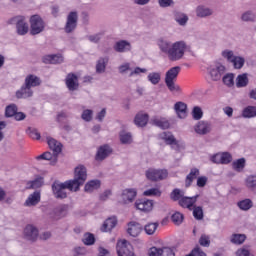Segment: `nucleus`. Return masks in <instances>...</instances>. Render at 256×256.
<instances>
[{"instance_id":"9","label":"nucleus","mask_w":256,"mask_h":256,"mask_svg":"<svg viewBox=\"0 0 256 256\" xmlns=\"http://www.w3.org/2000/svg\"><path fill=\"white\" fill-rule=\"evenodd\" d=\"M154 202L150 199H138L135 202V208L143 213H150L153 210Z\"/></svg>"},{"instance_id":"26","label":"nucleus","mask_w":256,"mask_h":256,"mask_svg":"<svg viewBox=\"0 0 256 256\" xmlns=\"http://www.w3.org/2000/svg\"><path fill=\"white\" fill-rule=\"evenodd\" d=\"M174 110L180 119H185L187 117V104L184 102H176Z\"/></svg>"},{"instance_id":"50","label":"nucleus","mask_w":256,"mask_h":256,"mask_svg":"<svg viewBox=\"0 0 256 256\" xmlns=\"http://www.w3.org/2000/svg\"><path fill=\"white\" fill-rule=\"evenodd\" d=\"M212 11L208 8H205L203 6H199L197 8V15L198 17H208V15H211Z\"/></svg>"},{"instance_id":"57","label":"nucleus","mask_w":256,"mask_h":256,"mask_svg":"<svg viewBox=\"0 0 256 256\" xmlns=\"http://www.w3.org/2000/svg\"><path fill=\"white\" fill-rule=\"evenodd\" d=\"M246 185L248 188L253 189L256 187V175H251L246 179Z\"/></svg>"},{"instance_id":"15","label":"nucleus","mask_w":256,"mask_h":256,"mask_svg":"<svg viewBox=\"0 0 256 256\" xmlns=\"http://www.w3.org/2000/svg\"><path fill=\"white\" fill-rule=\"evenodd\" d=\"M77 20H78L77 12H70L68 14L66 25H65V31L67 33H72V31H74V29H76Z\"/></svg>"},{"instance_id":"5","label":"nucleus","mask_w":256,"mask_h":256,"mask_svg":"<svg viewBox=\"0 0 256 256\" xmlns=\"http://www.w3.org/2000/svg\"><path fill=\"white\" fill-rule=\"evenodd\" d=\"M222 57L228 61V63H232L234 69H242L245 60L243 57L235 56L234 52L231 50H224L222 52Z\"/></svg>"},{"instance_id":"19","label":"nucleus","mask_w":256,"mask_h":256,"mask_svg":"<svg viewBox=\"0 0 256 256\" xmlns=\"http://www.w3.org/2000/svg\"><path fill=\"white\" fill-rule=\"evenodd\" d=\"M159 139L161 141H164L166 145L168 146H178V141L176 140V138L174 137V135L169 132V131H165L159 134Z\"/></svg>"},{"instance_id":"56","label":"nucleus","mask_w":256,"mask_h":256,"mask_svg":"<svg viewBox=\"0 0 256 256\" xmlns=\"http://www.w3.org/2000/svg\"><path fill=\"white\" fill-rule=\"evenodd\" d=\"M236 256H254V254L248 248L242 247L236 251Z\"/></svg>"},{"instance_id":"59","label":"nucleus","mask_w":256,"mask_h":256,"mask_svg":"<svg viewBox=\"0 0 256 256\" xmlns=\"http://www.w3.org/2000/svg\"><path fill=\"white\" fill-rule=\"evenodd\" d=\"M41 187V180L36 179L27 183V189H37Z\"/></svg>"},{"instance_id":"3","label":"nucleus","mask_w":256,"mask_h":256,"mask_svg":"<svg viewBox=\"0 0 256 256\" xmlns=\"http://www.w3.org/2000/svg\"><path fill=\"white\" fill-rule=\"evenodd\" d=\"M180 71H181V67L175 66L166 72L165 84L170 92H180L181 91V88L175 84Z\"/></svg>"},{"instance_id":"43","label":"nucleus","mask_w":256,"mask_h":256,"mask_svg":"<svg viewBox=\"0 0 256 256\" xmlns=\"http://www.w3.org/2000/svg\"><path fill=\"white\" fill-rule=\"evenodd\" d=\"M253 202L251 199H244L238 202V207L243 211H248L252 208Z\"/></svg>"},{"instance_id":"10","label":"nucleus","mask_w":256,"mask_h":256,"mask_svg":"<svg viewBox=\"0 0 256 256\" xmlns=\"http://www.w3.org/2000/svg\"><path fill=\"white\" fill-rule=\"evenodd\" d=\"M148 255L149 256H175V252L170 247L158 248L153 246L150 248Z\"/></svg>"},{"instance_id":"30","label":"nucleus","mask_w":256,"mask_h":256,"mask_svg":"<svg viewBox=\"0 0 256 256\" xmlns=\"http://www.w3.org/2000/svg\"><path fill=\"white\" fill-rule=\"evenodd\" d=\"M151 123L162 130H167L170 127V123L166 118L154 117L151 120Z\"/></svg>"},{"instance_id":"54","label":"nucleus","mask_w":256,"mask_h":256,"mask_svg":"<svg viewBox=\"0 0 256 256\" xmlns=\"http://www.w3.org/2000/svg\"><path fill=\"white\" fill-rule=\"evenodd\" d=\"M120 141L122 144H130L132 142V136L130 133H120Z\"/></svg>"},{"instance_id":"40","label":"nucleus","mask_w":256,"mask_h":256,"mask_svg":"<svg viewBox=\"0 0 256 256\" xmlns=\"http://www.w3.org/2000/svg\"><path fill=\"white\" fill-rule=\"evenodd\" d=\"M246 240L245 234H233L231 238V243L235 245H242Z\"/></svg>"},{"instance_id":"7","label":"nucleus","mask_w":256,"mask_h":256,"mask_svg":"<svg viewBox=\"0 0 256 256\" xmlns=\"http://www.w3.org/2000/svg\"><path fill=\"white\" fill-rule=\"evenodd\" d=\"M6 118H14L15 121L21 122L27 118L23 112H19V108L15 104H10L5 109Z\"/></svg>"},{"instance_id":"55","label":"nucleus","mask_w":256,"mask_h":256,"mask_svg":"<svg viewBox=\"0 0 256 256\" xmlns=\"http://www.w3.org/2000/svg\"><path fill=\"white\" fill-rule=\"evenodd\" d=\"M93 112L90 109H86L83 111L81 118L85 122H90L92 120Z\"/></svg>"},{"instance_id":"1","label":"nucleus","mask_w":256,"mask_h":256,"mask_svg":"<svg viewBox=\"0 0 256 256\" xmlns=\"http://www.w3.org/2000/svg\"><path fill=\"white\" fill-rule=\"evenodd\" d=\"M87 180V170L83 165H79L75 168L74 179L66 181L64 183H59L55 181L52 185V191L56 199L67 198L66 189L69 191L77 192L80 186L84 185Z\"/></svg>"},{"instance_id":"23","label":"nucleus","mask_w":256,"mask_h":256,"mask_svg":"<svg viewBox=\"0 0 256 256\" xmlns=\"http://www.w3.org/2000/svg\"><path fill=\"white\" fill-rule=\"evenodd\" d=\"M39 202H41V192L35 191L34 193L29 195L24 205L26 207H33V206H37Z\"/></svg>"},{"instance_id":"21","label":"nucleus","mask_w":256,"mask_h":256,"mask_svg":"<svg viewBox=\"0 0 256 256\" xmlns=\"http://www.w3.org/2000/svg\"><path fill=\"white\" fill-rule=\"evenodd\" d=\"M136 196H137L136 189L128 188V189L123 190V192H122L123 203L124 204L132 203L134 201V199L136 198Z\"/></svg>"},{"instance_id":"14","label":"nucleus","mask_w":256,"mask_h":256,"mask_svg":"<svg viewBox=\"0 0 256 256\" xmlns=\"http://www.w3.org/2000/svg\"><path fill=\"white\" fill-rule=\"evenodd\" d=\"M24 238L31 242L37 241V238H39V230L33 225H27L24 228Z\"/></svg>"},{"instance_id":"41","label":"nucleus","mask_w":256,"mask_h":256,"mask_svg":"<svg viewBox=\"0 0 256 256\" xmlns=\"http://www.w3.org/2000/svg\"><path fill=\"white\" fill-rule=\"evenodd\" d=\"M26 134L32 139V140H41V133H39V131H37L36 128H31L29 127L26 130Z\"/></svg>"},{"instance_id":"38","label":"nucleus","mask_w":256,"mask_h":256,"mask_svg":"<svg viewBox=\"0 0 256 256\" xmlns=\"http://www.w3.org/2000/svg\"><path fill=\"white\" fill-rule=\"evenodd\" d=\"M158 227H159L158 222L148 223L145 225L144 230L147 235L152 236L155 234Z\"/></svg>"},{"instance_id":"46","label":"nucleus","mask_w":256,"mask_h":256,"mask_svg":"<svg viewBox=\"0 0 256 256\" xmlns=\"http://www.w3.org/2000/svg\"><path fill=\"white\" fill-rule=\"evenodd\" d=\"M107 63H108V58H100L96 65L97 73H103L106 69Z\"/></svg>"},{"instance_id":"52","label":"nucleus","mask_w":256,"mask_h":256,"mask_svg":"<svg viewBox=\"0 0 256 256\" xmlns=\"http://www.w3.org/2000/svg\"><path fill=\"white\" fill-rule=\"evenodd\" d=\"M144 196H146V197H151V196L160 197L161 196V191L158 188H151V189H148V190L144 191Z\"/></svg>"},{"instance_id":"45","label":"nucleus","mask_w":256,"mask_h":256,"mask_svg":"<svg viewBox=\"0 0 256 256\" xmlns=\"http://www.w3.org/2000/svg\"><path fill=\"white\" fill-rule=\"evenodd\" d=\"M66 214H67V206L66 205L59 206L55 209V219H57V220L65 217Z\"/></svg>"},{"instance_id":"42","label":"nucleus","mask_w":256,"mask_h":256,"mask_svg":"<svg viewBox=\"0 0 256 256\" xmlns=\"http://www.w3.org/2000/svg\"><path fill=\"white\" fill-rule=\"evenodd\" d=\"M161 80V74L159 72H151L148 75V81L152 85H158Z\"/></svg>"},{"instance_id":"64","label":"nucleus","mask_w":256,"mask_h":256,"mask_svg":"<svg viewBox=\"0 0 256 256\" xmlns=\"http://www.w3.org/2000/svg\"><path fill=\"white\" fill-rule=\"evenodd\" d=\"M86 250L84 247H76L74 248V256H83L85 255Z\"/></svg>"},{"instance_id":"11","label":"nucleus","mask_w":256,"mask_h":256,"mask_svg":"<svg viewBox=\"0 0 256 256\" xmlns=\"http://www.w3.org/2000/svg\"><path fill=\"white\" fill-rule=\"evenodd\" d=\"M117 254L118 256H135L131 244L127 243L126 240L117 244Z\"/></svg>"},{"instance_id":"24","label":"nucleus","mask_w":256,"mask_h":256,"mask_svg":"<svg viewBox=\"0 0 256 256\" xmlns=\"http://www.w3.org/2000/svg\"><path fill=\"white\" fill-rule=\"evenodd\" d=\"M142 230H143V228H142L141 224H139L137 222H130L128 224L127 232L133 238L138 237L140 235V233L142 232Z\"/></svg>"},{"instance_id":"48","label":"nucleus","mask_w":256,"mask_h":256,"mask_svg":"<svg viewBox=\"0 0 256 256\" xmlns=\"http://www.w3.org/2000/svg\"><path fill=\"white\" fill-rule=\"evenodd\" d=\"M199 244H200V246H202V247L208 248V247L210 246V244H211V238H210V236L207 235V234H202L201 237H200V239H199Z\"/></svg>"},{"instance_id":"25","label":"nucleus","mask_w":256,"mask_h":256,"mask_svg":"<svg viewBox=\"0 0 256 256\" xmlns=\"http://www.w3.org/2000/svg\"><path fill=\"white\" fill-rule=\"evenodd\" d=\"M33 97V90L31 87L24 84L21 89L16 92L17 99H27Z\"/></svg>"},{"instance_id":"28","label":"nucleus","mask_w":256,"mask_h":256,"mask_svg":"<svg viewBox=\"0 0 256 256\" xmlns=\"http://www.w3.org/2000/svg\"><path fill=\"white\" fill-rule=\"evenodd\" d=\"M24 84L27 87H29L30 89L37 88V87L41 86V78H39L38 76H35L33 74H30L25 78Z\"/></svg>"},{"instance_id":"60","label":"nucleus","mask_w":256,"mask_h":256,"mask_svg":"<svg viewBox=\"0 0 256 256\" xmlns=\"http://www.w3.org/2000/svg\"><path fill=\"white\" fill-rule=\"evenodd\" d=\"M1 201L6 204H11V202H13V196H7V193H5L4 190H1Z\"/></svg>"},{"instance_id":"35","label":"nucleus","mask_w":256,"mask_h":256,"mask_svg":"<svg viewBox=\"0 0 256 256\" xmlns=\"http://www.w3.org/2000/svg\"><path fill=\"white\" fill-rule=\"evenodd\" d=\"M242 116L245 119H251L256 117V106H247L242 112Z\"/></svg>"},{"instance_id":"29","label":"nucleus","mask_w":256,"mask_h":256,"mask_svg":"<svg viewBox=\"0 0 256 256\" xmlns=\"http://www.w3.org/2000/svg\"><path fill=\"white\" fill-rule=\"evenodd\" d=\"M47 144L49 146V148L53 151V153L55 155H58L61 153L62 151V144L60 142H58L57 140L48 137L47 138Z\"/></svg>"},{"instance_id":"17","label":"nucleus","mask_w":256,"mask_h":256,"mask_svg":"<svg viewBox=\"0 0 256 256\" xmlns=\"http://www.w3.org/2000/svg\"><path fill=\"white\" fill-rule=\"evenodd\" d=\"M196 134L204 136L211 132V124L207 121H199L194 127Z\"/></svg>"},{"instance_id":"12","label":"nucleus","mask_w":256,"mask_h":256,"mask_svg":"<svg viewBox=\"0 0 256 256\" xmlns=\"http://www.w3.org/2000/svg\"><path fill=\"white\" fill-rule=\"evenodd\" d=\"M65 85L70 92L77 91L79 89V80L76 74L68 73L65 79Z\"/></svg>"},{"instance_id":"62","label":"nucleus","mask_w":256,"mask_h":256,"mask_svg":"<svg viewBox=\"0 0 256 256\" xmlns=\"http://www.w3.org/2000/svg\"><path fill=\"white\" fill-rule=\"evenodd\" d=\"M256 16L251 12H246L242 15L243 21H255Z\"/></svg>"},{"instance_id":"13","label":"nucleus","mask_w":256,"mask_h":256,"mask_svg":"<svg viewBox=\"0 0 256 256\" xmlns=\"http://www.w3.org/2000/svg\"><path fill=\"white\" fill-rule=\"evenodd\" d=\"M211 160L215 164L228 165L232 161V155L229 152L217 153Z\"/></svg>"},{"instance_id":"51","label":"nucleus","mask_w":256,"mask_h":256,"mask_svg":"<svg viewBox=\"0 0 256 256\" xmlns=\"http://www.w3.org/2000/svg\"><path fill=\"white\" fill-rule=\"evenodd\" d=\"M192 116L194 120L199 121L203 117V111L199 106H195L192 111Z\"/></svg>"},{"instance_id":"22","label":"nucleus","mask_w":256,"mask_h":256,"mask_svg":"<svg viewBox=\"0 0 256 256\" xmlns=\"http://www.w3.org/2000/svg\"><path fill=\"white\" fill-rule=\"evenodd\" d=\"M200 176V170L196 167L191 168L189 174L187 175L185 179V187L189 188L193 184V182L198 179Z\"/></svg>"},{"instance_id":"8","label":"nucleus","mask_w":256,"mask_h":256,"mask_svg":"<svg viewBox=\"0 0 256 256\" xmlns=\"http://www.w3.org/2000/svg\"><path fill=\"white\" fill-rule=\"evenodd\" d=\"M168 176L167 170L149 168L146 171V177L152 182H158L166 179Z\"/></svg>"},{"instance_id":"47","label":"nucleus","mask_w":256,"mask_h":256,"mask_svg":"<svg viewBox=\"0 0 256 256\" xmlns=\"http://www.w3.org/2000/svg\"><path fill=\"white\" fill-rule=\"evenodd\" d=\"M171 220L175 225L179 226L184 221V215L181 212H175L172 215Z\"/></svg>"},{"instance_id":"18","label":"nucleus","mask_w":256,"mask_h":256,"mask_svg":"<svg viewBox=\"0 0 256 256\" xmlns=\"http://www.w3.org/2000/svg\"><path fill=\"white\" fill-rule=\"evenodd\" d=\"M43 63L46 65H59L63 63L64 58L61 54H50L42 58Z\"/></svg>"},{"instance_id":"36","label":"nucleus","mask_w":256,"mask_h":256,"mask_svg":"<svg viewBox=\"0 0 256 256\" xmlns=\"http://www.w3.org/2000/svg\"><path fill=\"white\" fill-rule=\"evenodd\" d=\"M248 83H249V79H248L247 74L238 75V77L236 79L237 88H245V87H247Z\"/></svg>"},{"instance_id":"33","label":"nucleus","mask_w":256,"mask_h":256,"mask_svg":"<svg viewBox=\"0 0 256 256\" xmlns=\"http://www.w3.org/2000/svg\"><path fill=\"white\" fill-rule=\"evenodd\" d=\"M114 49L115 51H117V53H125L126 51H129L131 49V45L129 42L121 40L116 42V44L114 45Z\"/></svg>"},{"instance_id":"58","label":"nucleus","mask_w":256,"mask_h":256,"mask_svg":"<svg viewBox=\"0 0 256 256\" xmlns=\"http://www.w3.org/2000/svg\"><path fill=\"white\" fill-rule=\"evenodd\" d=\"M208 183V177L207 176H199L197 178V187L198 188H204Z\"/></svg>"},{"instance_id":"61","label":"nucleus","mask_w":256,"mask_h":256,"mask_svg":"<svg viewBox=\"0 0 256 256\" xmlns=\"http://www.w3.org/2000/svg\"><path fill=\"white\" fill-rule=\"evenodd\" d=\"M186 256H206V253L202 251L201 248L197 247V248H194L191 251V253Z\"/></svg>"},{"instance_id":"32","label":"nucleus","mask_w":256,"mask_h":256,"mask_svg":"<svg viewBox=\"0 0 256 256\" xmlns=\"http://www.w3.org/2000/svg\"><path fill=\"white\" fill-rule=\"evenodd\" d=\"M148 120V114L138 113L134 119V123L137 127L143 128L147 125Z\"/></svg>"},{"instance_id":"49","label":"nucleus","mask_w":256,"mask_h":256,"mask_svg":"<svg viewBox=\"0 0 256 256\" xmlns=\"http://www.w3.org/2000/svg\"><path fill=\"white\" fill-rule=\"evenodd\" d=\"M223 83L225 86L232 88L234 86V74H226L223 77Z\"/></svg>"},{"instance_id":"4","label":"nucleus","mask_w":256,"mask_h":256,"mask_svg":"<svg viewBox=\"0 0 256 256\" xmlns=\"http://www.w3.org/2000/svg\"><path fill=\"white\" fill-rule=\"evenodd\" d=\"M10 25H16L18 35H27L29 33V25L25 21V16H15L9 20Z\"/></svg>"},{"instance_id":"20","label":"nucleus","mask_w":256,"mask_h":256,"mask_svg":"<svg viewBox=\"0 0 256 256\" xmlns=\"http://www.w3.org/2000/svg\"><path fill=\"white\" fill-rule=\"evenodd\" d=\"M209 73L212 81H220L223 73H225V66L219 64L215 68H210Z\"/></svg>"},{"instance_id":"53","label":"nucleus","mask_w":256,"mask_h":256,"mask_svg":"<svg viewBox=\"0 0 256 256\" xmlns=\"http://www.w3.org/2000/svg\"><path fill=\"white\" fill-rule=\"evenodd\" d=\"M95 242L94 235L92 233H86L83 238V243L87 246L93 245Z\"/></svg>"},{"instance_id":"37","label":"nucleus","mask_w":256,"mask_h":256,"mask_svg":"<svg viewBox=\"0 0 256 256\" xmlns=\"http://www.w3.org/2000/svg\"><path fill=\"white\" fill-rule=\"evenodd\" d=\"M245 165H246V160H245V158L237 159V160L234 161L233 164H232L233 169H234L236 172H239V173L244 170Z\"/></svg>"},{"instance_id":"2","label":"nucleus","mask_w":256,"mask_h":256,"mask_svg":"<svg viewBox=\"0 0 256 256\" xmlns=\"http://www.w3.org/2000/svg\"><path fill=\"white\" fill-rule=\"evenodd\" d=\"M158 45L161 51L168 55V59H170V61H179V59H182L187 47L184 41H178L174 44H170L169 42L160 40Z\"/></svg>"},{"instance_id":"31","label":"nucleus","mask_w":256,"mask_h":256,"mask_svg":"<svg viewBox=\"0 0 256 256\" xmlns=\"http://www.w3.org/2000/svg\"><path fill=\"white\" fill-rule=\"evenodd\" d=\"M117 225V218L116 217H109L108 219H106V221H104V224L101 228L102 232H110L112 229L115 228V226Z\"/></svg>"},{"instance_id":"39","label":"nucleus","mask_w":256,"mask_h":256,"mask_svg":"<svg viewBox=\"0 0 256 256\" xmlns=\"http://www.w3.org/2000/svg\"><path fill=\"white\" fill-rule=\"evenodd\" d=\"M192 211H193V217L195 218V220L197 221L203 220L204 212H203L202 206L194 205Z\"/></svg>"},{"instance_id":"6","label":"nucleus","mask_w":256,"mask_h":256,"mask_svg":"<svg viewBox=\"0 0 256 256\" xmlns=\"http://www.w3.org/2000/svg\"><path fill=\"white\" fill-rule=\"evenodd\" d=\"M45 29V23L41 16L33 15L30 17V33L31 35H39Z\"/></svg>"},{"instance_id":"27","label":"nucleus","mask_w":256,"mask_h":256,"mask_svg":"<svg viewBox=\"0 0 256 256\" xmlns=\"http://www.w3.org/2000/svg\"><path fill=\"white\" fill-rule=\"evenodd\" d=\"M112 153V149L108 145H103L98 149L96 154V161L105 160Z\"/></svg>"},{"instance_id":"16","label":"nucleus","mask_w":256,"mask_h":256,"mask_svg":"<svg viewBox=\"0 0 256 256\" xmlns=\"http://www.w3.org/2000/svg\"><path fill=\"white\" fill-rule=\"evenodd\" d=\"M199 195H195L192 197L184 196L182 199L179 200V206L188 209L189 211L193 210V207L195 206L197 199Z\"/></svg>"},{"instance_id":"44","label":"nucleus","mask_w":256,"mask_h":256,"mask_svg":"<svg viewBox=\"0 0 256 256\" xmlns=\"http://www.w3.org/2000/svg\"><path fill=\"white\" fill-rule=\"evenodd\" d=\"M171 199L174 201V202H180V200L182 198H184V192L178 188H175L171 195H170Z\"/></svg>"},{"instance_id":"34","label":"nucleus","mask_w":256,"mask_h":256,"mask_svg":"<svg viewBox=\"0 0 256 256\" xmlns=\"http://www.w3.org/2000/svg\"><path fill=\"white\" fill-rule=\"evenodd\" d=\"M100 181L99 180H91L85 184L84 190L87 193H91L94 190H97L100 188Z\"/></svg>"},{"instance_id":"63","label":"nucleus","mask_w":256,"mask_h":256,"mask_svg":"<svg viewBox=\"0 0 256 256\" xmlns=\"http://www.w3.org/2000/svg\"><path fill=\"white\" fill-rule=\"evenodd\" d=\"M176 21L179 23V25H185L188 21V17L182 14L180 16H176Z\"/></svg>"}]
</instances>
